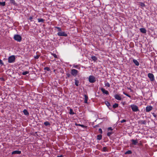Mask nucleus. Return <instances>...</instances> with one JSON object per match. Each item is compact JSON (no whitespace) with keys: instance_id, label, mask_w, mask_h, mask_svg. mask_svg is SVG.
I'll return each instance as SVG.
<instances>
[{"instance_id":"14","label":"nucleus","mask_w":157,"mask_h":157,"mask_svg":"<svg viewBox=\"0 0 157 157\" xmlns=\"http://www.w3.org/2000/svg\"><path fill=\"white\" fill-rule=\"evenodd\" d=\"M84 102L85 103H87V101L88 99V97L86 95H84Z\"/></svg>"},{"instance_id":"15","label":"nucleus","mask_w":157,"mask_h":157,"mask_svg":"<svg viewBox=\"0 0 157 157\" xmlns=\"http://www.w3.org/2000/svg\"><path fill=\"white\" fill-rule=\"evenodd\" d=\"M140 31L141 33H146V30L144 28H141L140 29Z\"/></svg>"},{"instance_id":"45","label":"nucleus","mask_w":157,"mask_h":157,"mask_svg":"<svg viewBox=\"0 0 157 157\" xmlns=\"http://www.w3.org/2000/svg\"><path fill=\"white\" fill-rule=\"evenodd\" d=\"M33 19V17H30L29 18V19L30 21H32V20Z\"/></svg>"},{"instance_id":"50","label":"nucleus","mask_w":157,"mask_h":157,"mask_svg":"<svg viewBox=\"0 0 157 157\" xmlns=\"http://www.w3.org/2000/svg\"><path fill=\"white\" fill-rule=\"evenodd\" d=\"M63 155H58L57 157H63Z\"/></svg>"},{"instance_id":"30","label":"nucleus","mask_w":157,"mask_h":157,"mask_svg":"<svg viewBox=\"0 0 157 157\" xmlns=\"http://www.w3.org/2000/svg\"><path fill=\"white\" fill-rule=\"evenodd\" d=\"M66 78H68L69 77H70L71 75V74L67 72V73H66Z\"/></svg>"},{"instance_id":"12","label":"nucleus","mask_w":157,"mask_h":157,"mask_svg":"<svg viewBox=\"0 0 157 157\" xmlns=\"http://www.w3.org/2000/svg\"><path fill=\"white\" fill-rule=\"evenodd\" d=\"M23 113L26 116H27L29 115V113L28 112V111L26 109H24L23 110Z\"/></svg>"},{"instance_id":"32","label":"nucleus","mask_w":157,"mask_h":157,"mask_svg":"<svg viewBox=\"0 0 157 157\" xmlns=\"http://www.w3.org/2000/svg\"><path fill=\"white\" fill-rule=\"evenodd\" d=\"M140 6L142 7H145V4L142 2H140Z\"/></svg>"},{"instance_id":"43","label":"nucleus","mask_w":157,"mask_h":157,"mask_svg":"<svg viewBox=\"0 0 157 157\" xmlns=\"http://www.w3.org/2000/svg\"><path fill=\"white\" fill-rule=\"evenodd\" d=\"M40 56L39 55H36L34 56V58L35 59H38L39 58Z\"/></svg>"},{"instance_id":"8","label":"nucleus","mask_w":157,"mask_h":157,"mask_svg":"<svg viewBox=\"0 0 157 157\" xmlns=\"http://www.w3.org/2000/svg\"><path fill=\"white\" fill-rule=\"evenodd\" d=\"M152 107L151 106H147L146 108V112H148L151 111L152 109Z\"/></svg>"},{"instance_id":"31","label":"nucleus","mask_w":157,"mask_h":157,"mask_svg":"<svg viewBox=\"0 0 157 157\" xmlns=\"http://www.w3.org/2000/svg\"><path fill=\"white\" fill-rule=\"evenodd\" d=\"M29 72L27 71H25V72H23L22 73V75H25L28 74H29Z\"/></svg>"},{"instance_id":"18","label":"nucleus","mask_w":157,"mask_h":157,"mask_svg":"<svg viewBox=\"0 0 157 157\" xmlns=\"http://www.w3.org/2000/svg\"><path fill=\"white\" fill-rule=\"evenodd\" d=\"M79 81L76 79H75V85L77 86H78L79 85Z\"/></svg>"},{"instance_id":"6","label":"nucleus","mask_w":157,"mask_h":157,"mask_svg":"<svg viewBox=\"0 0 157 157\" xmlns=\"http://www.w3.org/2000/svg\"><path fill=\"white\" fill-rule=\"evenodd\" d=\"M89 81L90 83H94L96 81V79L94 76L90 75L89 77Z\"/></svg>"},{"instance_id":"1","label":"nucleus","mask_w":157,"mask_h":157,"mask_svg":"<svg viewBox=\"0 0 157 157\" xmlns=\"http://www.w3.org/2000/svg\"><path fill=\"white\" fill-rule=\"evenodd\" d=\"M15 56L12 55L9 57L8 59V62L9 63H13L15 61Z\"/></svg>"},{"instance_id":"3","label":"nucleus","mask_w":157,"mask_h":157,"mask_svg":"<svg viewBox=\"0 0 157 157\" xmlns=\"http://www.w3.org/2000/svg\"><path fill=\"white\" fill-rule=\"evenodd\" d=\"M78 72V71L75 69H71V74L74 77L77 76Z\"/></svg>"},{"instance_id":"35","label":"nucleus","mask_w":157,"mask_h":157,"mask_svg":"<svg viewBox=\"0 0 157 157\" xmlns=\"http://www.w3.org/2000/svg\"><path fill=\"white\" fill-rule=\"evenodd\" d=\"M44 70H46L48 71H50V69L49 67H45L44 68Z\"/></svg>"},{"instance_id":"13","label":"nucleus","mask_w":157,"mask_h":157,"mask_svg":"<svg viewBox=\"0 0 157 157\" xmlns=\"http://www.w3.org/2000/svg\"><path fill=\"white\" fill-rule=\"evenodd\" d=\"M132 61L137 66H138L139 65V62L136 60L135 59H133Z\"/></svg>"},{"instance_id":"33","label":"nucleus","mask_w":157,"mask_h":157,"mask_svg":"<svg viewBox=\"0 0 157 157\" xmlns=\"http://www.w3.org/2000/svg\"><path fill=\"white\" fill-rule=\"evenodd\" d=\"M118 107V104L115 103L113 105V107L114 109H115Z\"/></svg>"},{"instance_id":"21","label":"nucleus","mask_w":157,"mask_h":157,"mask_svg":"<svg viewBox=\"0 0 157 157\" xmlns=\"http://www.w3.org/2000/svg\"><path fill=\"white\" fill-rule=\"evenodd\" d=\"M79 65H73V67L76 68L78 69H80V67H78Z\"/></svg>"},{"instance_id":"23","label":"nucleus","mask_w":157,"mask_h":157,"mask_svg":"<svg viewBox=\"0 0 157 157\" xmlns=\"http://www.w3.org/2000/svg\"><path fill=\"white\" fill-rule=\"evenodd\" d=\"M91 58L94 61H96L97 60V58L94 56H91Z\"/></svg>"},{"instance_id":"22","label":"nucleus","mask_w":157,"mask_h":157,"mask_svg":"<svg viewBox=\"0 0 157 157\" xmlns=\"http://www.w3.org/2000/svg\"><path fill=\"white\" fill-rule=\"evenodd\" d=\"M102 138V135L101 134L98 135L97 136V139L99 140H101Z\"/></svg>"},{"instance_id":"16","label":"nucleus","mask_w":157,"mask_h":157,"mask_svg":"<svg viewBox=\"0 0 157 157\" xmlns=\"http://www.w3.org/2000/svg\"><path fill=\"white\" fill-rule=\"evenodd\" d=\"M10 4H13L14 5L17 6V4L15 2V1L14 0H10Z\"/></svg>"},{"instance_id":"27","label":"nucleus","mask_w":157,"mask_h":157,"mask_svg":"<svg viewBox=\"0 0 157 157\" xmlns=\"http://www.w3.org/2000/svg\"><path fill=\"white\" fill-rule=\"evenodd\" d=\"M105 105L108 107H109L110 106V103L108 101H105Z\"/></svg>"},{"instance_id":"41","label":"nucleus","mask_w":157,"mask_h":157,"mask_svg":"<svg viewBox=\"0 0 157 157\" xmlns=\"http://www.w3.org/2000/svg\"><path fill=\"white\" fill-rule=\"evenodd\" d=\"M112 132H108L107 133V136H110V135L112 134Z\"/></svg>"},{"instance_id":"42","label":"nucleus","mask_w":157,"mask_h":157,"mask_svg":"<svg viewBox=\"0 0 157 157\" xmlns=\"http://www.w3.org/2000/svg\"><path fill=\"white\" fill-rule=\"evenodd\" d=\"M4 64V63L2 62V61L0 59V65H3Z\"/></svg>"},{"instance_id":"47","label":"nucleus","mask_w":157,"mask_h":157,"mask_svg":"<svg viewBox=\"0 0 157 157\" xmlns=\"http://www.w3.org/2000/svg\"><path fill=\"white\" fill-rule=\"evenodd\" d=\"M115 98L117 99V100H118V94H116L115 95Z\"/></svg>"},{"instance_id":"40","label":"nucleus","mask_w":157,"mask_h":157,"mask_svg":"<svg viewBox=\"0 0 157 157\" xmlns=\"http://www.w3.org/2000/svg\"><path fill=\"white\" fill-rule=\"evenodd\" d=\"M126 120L125 119H123L122 120L120 121L119 122H120L121 123H123L124 122H125Z\"/></svg>"},{"instance_id":"24","label":"nucleus","mask_w":157,"mask_h":157,"mask_svg":"<svg viewBox=\"0 0 157 157\" xmlns=\"http://www.w3.org/2000/svg\"><path fill=\"white\" fill-rule=\"evenodd\" d=\"M44 124L46 126H48L50 125V124L49 122L46 121L44 123Z\"/></svg>"},{"instance_id":"29","label":"nucleus","mask_w":157,"mask_h":157,"mask_svg":"<svg viewBox=\"0 0 157 157\" xmlns=\"http://www.w3.org/2000/svg\"><path fill=\"white\" fill-rule=\"evenodd\" d=\"M6 5V3L5 2H0V5L2 6H4Z\"/></svg>"},{"instance_id":"11","label":"nucleus","mask_w":157,"mask_h":157,"mask_svg":"<svg viewBox=\"0 0 157 157\" xmlns=\"http://www.w3.org/2000/svg\"><path fill=\"white\" fill-rule=\"evenodd\" d=\"M21 153V151H14L12 152V155L14 154H20Z\"/></svg>"},{"instance_id":"2","label":"nucleus","mask_w":157,"mask_h":157,"mask_svg":"<svg viewBox=\"0 0 157 157\" xmlns=\"http://www.w3.org/2000/svg\"><path fill=\"white\" fill-rule=\"evenodd\" d=\"M14 39L18 42H20L22 40L21 36L18 34H16L14 35Z\"/></svg>"},{"instance_id":"36","label":"nucleus","mask_w":157,"mask_h":157,"mask_svg":"<svg viewBox=\"0 0 157 157\" xmlns=\"http://www.w3.org/2000/svg\"><path fill=\"white\" fill-rule=\"evenodd\" d=\"M51 54L54 57V58H57V56L56 54L53 53H52Z\"/></svg>"},{"instance_id":"51","label":"nucleus","mask_w":157,"mask_h":157,"mask_svg":"<svg viewBox=\"0 0 157 157\" xmlns=\"http://www.w3.org/2000/svg\"><path fill=\"white\" fill-rule=\"evenodd\" d=\"M112 128L111 127H109L108 128V130H112Z\"/></svg>"},{"instance_id":"4","label":"nucleus","mask_w":157,"mask_h":157,"mask_svg":"<svg viewBox=\"0 0 157 157\" xmlns=\"http://www.w3.org/2000/svg\"><path fill=\"white\" fill-rule=\"evenodd\" d=\"M57 35L59 36H63L66 37L67 36V34L65 32L63 31H60L58 32L57 33Z\"/></svg>"},{"instance_id":"28","label":"nucleus","mask_w":157,"mask_h":157,"mask_svg":"<svg viewBox=\"0 0 157 157\" xmlns=\"http://www.w3.org/2000/svg\"><path fill=\"white\" fill-rule=\"evenodd\" d=\"M55 29H57L58 30V31H59V32H60V31H62L61 28L59 27H57V26H55Z\"/></svg>"},{"instance_id":"10","label":"nucleus","mask_w":157,"mask_h":157,"mask_svg":"<svg viewBox=\"0 0 157 157\" xmlns=\"http://www.w3.org/2000/svg\"><path fill=\"white\" fill-rule=\"evenodd\" d=\"M131 141L132 142V144L133 145H136L138 143V140L137 139L136 140L132 139L131 140Z\"/></svg>"},{"instance_id":"5","label":"nucleus","mask_w":157,"mask_h":157,"mask_svg":"<svg viewBox=\"0 0 157 157\" xmlns=\"http://www.w3.org/2000/svg\"><path fill=\"white\" fill-rule=\"evenodd\" d=\"M131 108L133 112H137L139 110L137 106L135 105H131Z\"/></svg>"},{"instance_id":"20","label":"nucleus","mask_w":157,"mask_h":157,"mask_svg":"<svg viewBox=\"0 0 157 157\" xmlns=\"http://www.w3.org/2000/svg\"><path fill=\"white\" fill-rule=\"evenodd\" d=\"M132 152L131 151V150H128L127 151H126L124 153L125 154H129L130 155L132 154Z\"/></svg>"},{"instance_id":"17","label":"nucleus","mask_w":157,"mask_h":157,"mask_svg":"<svg viewBox=\"0 0 157 157\" xmlns=\"http://www.w3.org/2000/svg\"><path fill=\"white\" fill-rule=\"evenodd\" d=\"M104 84L106 87H109L110 86V85L109 83L106 81H105Z\"/></svg>"},{"instance_id":"44","label":"nucleus","mask_w":157,"mask_h":157,"mask_svg":"<svg viewBox=\"0 0 157 157\" xmlns=\"http://www.w3.org/2000/svg\"><path fill=\"white\" fill-rule=\"evenodd\" d=\"M98 131H99V132L101 133V134H102V129H101V128H99L98 130Z\"/></svg>"},{"instance_id":"37","label":"nucleus","mask_w":157,"mask_h":157,"mask_svg":"<svg viewBox=\"0 0 157 157\" xmlns=\"http://www.w3.org/2000/svg\"><path fill=\"white\" fill-rule=\"evenodd\" d=\"M123 93L126 96H127L129 97V98H131V96L130 95H129L128 94L125 93L124 92H123Z\"/></svg>"},{"instance_id":"52","label":"nucleus","mask_w":157,"mask_h":157,"mask_svg":"<svg viewBox=\"0 0 157 157\" xmlns=\"http://www.w3.org/2000/svg\"><path fill=\"white\" fill-rule=\"evenodd\" d=\"M120 149H119V148H118V150H119Z\"/></svg>"},{"instance_id":"19","label":"nucleus","mask_w":157,"mask_h":157,"mask_svg":"<svg viewBox=\"0 0 157 157\" xmlns=\"http://www.w3.org/2000/svg\"><path fill=\"white\" fill-rule=\"evenodd\" d=\"M37 20L39 22H44L45 21V20L42 18H38Z\"/></svg>"},{"instance_id":"26","label":"nucleus","mask_w":157,"mask_h":157,"mask_svg":"<svg viewBox=\"0 0 157 157\" xmlns=\"http://www.w3.org/2000/svg\"><path fill=\"white\" fill-rule=\"evenodd\" d=\"M69 113L71 115H74L75 114V113L73 112V109H70Z\"/></svg>"},{"instance_id":"25","label":"nucleus","mask_w":157,"mask_h":157,"mask_svg":"<svg viewBox=\"0 0 157 157\" xmlns=\"http://www.w3.org/2000/svg\"><path fill=\"white\" fill-rule=\"evenodd\" d=\"M75 125L76 126H80L81 127H82V128H84L85 127V126L83 125H82V124H78L76 123L75 124Z\"/></svg>"},{"instance_id":"9","label":"nucleus","mask_w":157,"mask_h":157,"mask_svg":"<svg viewBox=\"0 0 157 157\" xmlns=\"http://www.w3.org/2000/svg\"><path fill=\"white\" fill-rule=\"evenodd\" d=\"M101 90L103 94H105L106 95H108L109 94V92L106 90L104 88H101Z\"/></svg>"},{"instance_id":"7","label":"nucleus","mask_w":157,"mask_h":157,"mask_svg":"<svg viewBox=\"0 0 157 157\" xmlns=\"http://www.w3.org/2000/svg\"><path fill=\"white\" fill-rule=\"evenodd\" d=\"M147 75L151 81H153L154 80V76L152 74L149 73Z\"/></svg>"},{"instance_id":"38","label":"nucleus","mask_w":157,"mask_h":157,"mask_svg":"<svg viewBox=\"0 0 157 157\" xmlns=\"http://www.w3.org/2000/svg\"><path fill=\"white\" fill-rule=\"evenodd\" d=\"M141 123L145 124L146 123V121L145 120H142L141 121Z\"/></svg>"},{"instance_id":"49","label":"nucleus","mask_w":157,"mask_h":157,"mask_svg":"<svg viewBox=\"0 0 157 157\" xmlns=\"http://www.w3.org/2000/svg\"><path fill=\"white\" fill-rule=\"evenodd\" d=\"M121 103L122 104V105L123 106H124L125 104V102H121Z\"/></svg>"},{"instance_id":"46","label":"nucleus","mask_w":157,"mask_h":157,"mask_svg":"<svg viewBox=\"0 0 157 157\" xmlns=\"http://www.w3.org/2000/svg\"><path fill=\"white\" fill-rule=\"evenodd\" d=\"M153 116L155 118H156L157 117V115L154 113H152Z\"/></svg>"},{"instance_id":"39","label":"nucleus","mask_w":157,"mask_h":157,"mask_svg":"<svg viewBox=\"0 0 157 157\" xmlns=\"http://www.w3.org/2000/svg\"><path fill=\"white\" fill-rule=\"evenodd\" d=\"M123 98L121 97L120 96V95L118 94V100H121Z\"/></svg>"},{"instance_id":"48","label":"nucleus","mask_w":157,"mask_h":157,"mask_svg":"<svg viewBox=\"0 0 157 157\" xmlns=\"http://www.w3.org/2000/svg\"><path fill=\"white\" fill-rule=\"evenodd\" d=\"M99 124H97V125H96L95 126H94V128H96L97 127H99Z\"/></svg>"},{"instance_id":"34","label":"nucleus","mask_w":157,"mask_h":157,"mask_svg":"<svg viewBox=\"0 0 157 157\" xmlns=\"http://www.w3.org/2000/svg\"><path fill=\"white\" fill-rule=\"evenodd\" d=\"M102 151L104 152L107 151V148L106 147H103Z\"/></svg>"}]
</instances>
